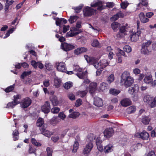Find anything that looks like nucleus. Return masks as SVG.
<instances>
[{
    "instance_id": "nucleus-1",
    "label": "nucleus",
    "mask_w": 156,
    "mask_h": 156,
    "mask_svg": "<svg viewBox=\"0 0 156 156\" xmlns=\"http://www.w3.org/2000/svg\"><path fill=\"white\" fill-rule=\"evenodd\" d=\"M134 82L133 78L130 76L129 72L126 71L122 73L121 76L120 83L126 87H130Z\"/></svg>"
},
{
    "instance_id": "nucleus-2",
    "label": "nucleus",
    "mask_w": 156,
    "mask_h": 156,
    "mask_svg": "<svg viewBox=\"0 0 156 156\" xmlns=\"http://www.w3.org/2000/svg\"><path fill=\"white\" fill-rule=\"evenodd\" d=\"M81 32L80 30L77 29L75 27L70 28V30L68 32L66 35V37H72L75 36Z\"/></svg>"
},
{
    "instance_id": "nucleus-3",
    "label": "nucleus",
    "mask_w": 156,
    "mask_h": 156,
    "mask_svg": "<svg viewBox=\"0 0 156 156\" xmlns=\"http://www.w3.org/2000/svg\"><path fill=\"white\" fill-rule=\"evenodd\" d=\"M96 10L90 7H87L83 10V15L85 16H90L96 13Z\"/></svg>"
},
{
    "instance_id": "nucleus-4",
    "label": "nucleus",
    "mask_w": 156,
    "mask_h": 156,
    "mask_svg": "<svg viewBox=\"0 0 156 156\" xmlns=\"http://www.w3.org/2000/svg\"><path fill=\"white\" fill-rule=\"evenodd\" d=\"M93 147V144L91 142H89L86 145L84 148L83 153L84 154H88Z\"/></svg>"
},
{
    "instance_id": "nucleus-5",
    "label": "nucleus",
    "mask_w": 156,
    "mask_h": 156,
    "mask_svg": "<svg viewBox=\"0 0 156 156\" xmlns=\"http://www.w3.org/2000/svg\"><path fill=\"white\" fill-rule=\"evenodd\" d=\"M61 47L64 51H67L74 49V46L71 44H69L66 42H64L62 43Z\"/></svg>"
},
{
    "instance_id": "nucleus-6",
    "label": "nucleus",
    "mask_w": 156,
    "mask_h": 156,
    "mask_svg": "<svg viewBox=\"0 0 156 156\" xmlns=\"http://www.w3.org/2000/svg\"><path fill=\"white\" fill-rule=\"evenodd\" d=\"M91 6L92 7H98L97 9L100 11L104 9L103 5L102 2L99 0L94 1L93 3L91 4Z\"/></svg>"
},
{
    "instance_id": "nucleus-7",
    "label": "nucleus",
    "mask_w": 156,
    "mask_h": 156,
    "mask_svg": "<svg viewBox=\"0 0 156 156\" xmlns=\"http://www.w3.org/2000/svg\"><path fill=\"white\" fill-rule=\"evenodd\" d=\"M141 31L140 30H137L136 32H133L131 35V40L132 41H136L139 38Z\"/></svg>"
},
{
    "instance_id": "nucleus-8",
    "label": "nucleus",
    "mask_w": 156,
    "mask_h": 156,
    "mask_svg": "<svg viewBox=\"0 0 156 156\" xmlns=\"http://www.w3.org/2000/svg\"><path fill=\"white\" fill-rule=\"evenodd\" d=\"M114 131L112 128H107L104 132V136L105 137L107 138L111 137L113 135Z\"/></svg>"
},
{
    "instance_id": "nucleus-9",
    "label": "nucleus",
    "mask_w": 156,
    "mask_h": 156,
    "mask_svg": "<svg viewBox=\"0 0 156 156\" xmlns=\"http://www.w3.org/2000/svg\"><path fill=\"white\" fill-rule=\"evenodd\" d=\"M135 136L143 140H147L149 136V134L145 131H143L140 133H136Z\"/></svg>"
},
{
    "instance_id": "nucleus-10",
    "label": "nucleus",
    "mask_w": 156,
    "mask_h": 156,
    "mask_svg": "<svg viewBox=\"0 0 156 156\" xmlns=\"http://www.w3.org/2000/svg\"><path fill=\"white\" fill-rule=\"evenodd\" d=\"M56 66L58 70L61 72H65L66 71V65L64 63L60 62L56 63Z\"/></svg>"
},
{
    "instance_id": "nucleus-11",
    "label": "nucleus",
    "mask_w": 156,
    "mask_h": 156,
    "mask_svg": "<svg viewBox=\"0 0 156 156\" xmlns=\"http://www.w3.org/2000/svg\"><path fill=\"white\" fill-rule=\"evenodd\" d=\"M31 99L28 98H25L21 105V107L23 108H26L28 107L31 104Z\"/></svg>"
},
{
    "instance_id": "nucleus-12",
    "label": "nucleus",
    "mask_w": 156,
    "mask_h": 156,
    "mask_svg": "<svg viewBox=\"0 0 156 156\" xmlns=\"http://www.w3.org/2000/svg\"><path fill=\"white\" fill-rule=\"evenodd\" d=\"M50 105L48 101H46L44 105L41 107L42 111L45 113L49 112L50 109Z\"/></svg>"
},
{
    "instance_id": "nucleus-13",
    "label": "nucleus",
    "mask_w": 156,
    "mask_h": 156,
    "mask_svg": "<svg viewBox=\"0 0 156 156\" xmlns=\"http://www.w3.org/2000/svg\"><path fill=\"white\" fill-rule=\"evenodd\" d=\"M94 105L98 107H101L103 105V102L101 98L95 97L94 99Z\"/></svg>"
},
{
    "instance_id": "nucleus-14",
    "label": "nucleus",
    "mask_w": 156,
    "mask_h": 156,
    "mask_svg": "<svg viewBox=\"0 0 156 156\" xmlns=\"http://www.w3.org/2000/svg\"><path fill=\"white\" fill-rule=\"evenodd\" d=\"M121 105L123 107H127L132 104L131 100L128 98H125L122 100L120 102Z\"/></svg>"
},
{
    "instance_id": "nucleus-15",
    "label": "nucleus",
    "mask_w": 156,
    "mask_h": 156,
    "mask_svg": "<svg viewBox=\"0 0 156 156\" xmlns=\"http://www.w3.org/2000/svg\"><path fill=\"white\" fill-rule=\"evenodd\" d=\"M139 90V86L137 84H135L134 86L129 89L128 92L131 94L136 93Z\"/></svg>"
},
{
    "instance_id": "nucleus-16",
    "label": "nucleus",
    "mask_w": 156,
    "mask_h": 156,
    "mask_svg": "<svg viewBox=\"0 0 156 156\" xmlns=\"http://www.w3.org/2000/svg\"><path fill=\"white\" fill-rule=\"evenodd\" d=\"M61 119L57 117H53L50 121L51 124L53 126H55L59 122Z\"/></svg>"
},
{
    "instance_id": "nucleus-17",
    "label": "nucleus",
    "mask_w": 156,
    "mask_h": 156,
    "mask_svg": "<svg viewBox=\"0 0 156 156\" xmlns=\"http://www.w3.org/2000/svg\"><path fill=\"white\" fill-rule=\"evenodd\" d=\"M96 144L98 149L100 151L102 152L103 151L102 145L101 144L102 141L99 138H97L96 139Z\"/></svg>"
},
{
    "instance_id": "nucleus-18",
    "label": "nucleus",
    "mask_w": 156,
    "mask_h": 156,
    "mask_svg": "<svg viewBox=\"0 0 156 156\" xmlns=\"http://www.w3.org/2000/svg\"><path fill=\"white\" fill-rule=\"evenodd\" d=\"M113 147L111 144H108L105 147L103 151L105 153H108L113 151Z\"/></svg>"
},
{
    "instance_id": "nucleus-19",
    "label": "nucleus",
    "mask_w": 156,
    "mask_h": 156,
    "mask_svg": "<svg viewBox=\"0 0 156 156\" xmlns=\"http://www.w3.org/2000/svg\"><path fill=\"white\" fill-rule=\"evenodd\" d=\"M41 131L42 134L48 137H50L52 134L51 132L44 128H41Z\"/></svg>"
},
{
    "instance_id": "nucleus-20",
    "label": "nucleus",
    "mask_w": 156,
    "mask_h": 156,
    "mask_svg": "<svg viewBox=\"0 0 156 156\" xmlns=\"http://www.w3.org/2000/svg\"><path fill=\"white\" fill-rule=\"evenodd\" d=\"M97 86V84L95 83H90L89 87L90 92L91 93H93L96 90Z\"/></svg>"
},
{
    "instance_id": "nucleus-21",
    "label": "nucleus",
    "mask_w": 156,
    "mask_h": 156,
    "mask_svg": "<svg viewBox=\"0 0 156 156\" xmlns=\"http://www.w3.org/2000/svg\"><path fill=\"white\" fill-rule=\"evenodd\" d=\"M139 17L140 20L142 23H145L148 22L149 20L148 18L145 17L144 14L143 12H141L139 14Z\"/></svg>"
},
{
    "instance_id": "nucleus-22",
    "label": "nucleus",
    "mask_w": 156,
    "mask_h": 156,
    "mask_svg": "<svg viewBox=\"0 0 156 156\" xmlns=\"http://www.w3.org/2000/svg\"><path fill=\"white\" fill-rule=\"evenodd\" d=\"M76 75L80 79H83L87 77V73L86 72H83L76 73Z\"/></svg>"
},
{
    "instance_id": "nucleus-23",
    "label": "nucleus",
    "mask_w": 156,
    "mask_h": 156,
    "mask_svg": "<svg viewBox=\"0 0 156 156\" xmlns=\"http://www.w3.org/2000/svg\"><path fill=\"white\" fill-rule=\"evenodd\" d=\"M153 98L150 95H146L144 96L143 100L145 102L149 104Z\"/></svg>"
},
{
    "instance_id": "nucleus-24",
    "label": "nucleus",
    "mask_w": 156,
    "mask_h": 156,
    "mask_svg": "<svg viewBox=\"0 0 156 156\" xmlns=\"http://www.w3.org/2000/svg\"><path fill=\"white\" fill-rule=\"evenodd\" d=\"M144 82L147 84L151 83L152 82V79L151 76H146L144 80Z\"/></svg>"
},
{
    "instance_id": "nucleus-25",
    "label": "nucleus",
    "mask_w": 156,
    "mask_h": 156,
    "mask_svg": "<svg viewBox=\"0 0 156 156\" xmlns=\"http://www.w3.org/2000/svg\"><path fill=\"white\" fill-rule=\"evenodd\" d=\"M151 119L149 117L147 116H145L143 117L141 119V122L144 124L147 125L149 124Z\"/></svg>"
},
{
    "instance_id": "nucleus-26",
    "label": "nucleus",
    "mask_w": 156,
    "mask_h": 156,
    "mask_svg": "<svg viewBox=\"0 0 156 156\" xmlns=\"http://www.w3.org/2000/svg\"><path fill=\"white\" fill-rule=\"evenodd\" d=\"M100 63L101 65V67L102 69L105 67L107 66L109 64V62L107 61L106 59H104L101 60L100 61Z\"/></svg>"
},
{
    "instance_id": "nucleus-27",
    "label": "nucleus",
    "mask_w": 156,
    "mask_h": 156,
    "mask_svg": "<svg viewBox=\"0 0 156 156\" xmlns=\"http://www.w3.org/2000/svg\"><path fill=\"white\" fill-rule=\"evenodd\" d=\"M91 45L93 47H100V44L98 41L97 39H94L91 41Z\"/></svg>"
},
{
    "instance_id": "nucleus-28",
    "label": "nucleus",
    "mask_w": 156,
    "mask_h": 156,
    "mask_svg": "<svg viewBox=\"0 0 156 156\" xmlns=\"http://www.w3.org/2000/svg\"><path fill=\"white\" fill-rule=\"evenodd\" d=\"M93 66L97 69H102L101 67V63H99L98 62L96 61H95L94 59L93 62H92Z\"/></svg>"
},
{
    "instance_id": "nucleus-29",
    "label": "nucleus",
    "mask_w": 156,
    "mask_h": 156,
    "mask_svg": "<svg viewBox=\"0 0 156 156\" xmlns=\"http://www.w3.org/2000/svg\"><path fill=\"white\" fill-rule=\"evenodd\" d=\"M54 86L56 88L59 87L61 85V80L58 78H55L54 79Z\"/></svg>"
},
{
    "instance_id": "nucleus-30",
    "label": "nucleus",
    "mask_w": 156,
    "mask_h": 156,
    "mask_svg": "<svg viewBox=\"0 0 156 156\" xmlns=\"http://www.w3.org/2000/svg\"><path fill=\"white\" fill-rule=\"evenodd\" d=\"M80 114L78 112H73L71 113L70 114L68 117L70 118L75 119Z\"/></svg>"
},
{
    "instance_id": "nucleus-31",
    "label": "nucleus",
    "mask_w": 156,
    "mask_h": 156,
    "mask_svg": "<svg viewBox=\"0 0 156 156\" xmlns=\"http://www.w3.org/2000/svg\"><path fill=\"white\" fill-rule=\"evenodd\" d=\"M107 87L108 84L106 83L103 82L100 84V88L101 90L103 91L107 89Z\"/></svg>"
},
{
    "instance_id": "nucleus-32",
    "label": "nucleus",
    "mask_w": 156,
    "mask_h": 156,
    "mask_svg": "<svg viewBox=\"0 0 156 156\" xmlns=\"http://www.w3.org/2000/svg\"><path fill=\"white\" fill-rule=\"evenodd\" d=\"M73 86V83L70 82H67L63 85L64 88L67 90L69 89Z\"/></svg>"
},
{
    "instance_id": "nucleus-33",
    "label": "nucleus",
    "mask_w": 156,
    "mask_h": 156,
    "mask_svg": "<svg viewBox=\"0 0 156 156\" xmlns=\"http://www.w3.org/2000/svg\"><path fill=\"white\" fill-rule=\"evenodd\" d=\"M51 101L54 106H56L58 105V101L57 100V98L56 97L53 96L51 98Z\"/></svg>"
},
{
    "instance_id": "nucleus-34",
    "label": "nucleus",
    "mask_w": 156,
    "mask_h": 156,
    "mask_svg": "<svg viewBox=\"0 0 156 156\" xmlns=\"http://www.w3.org/2000/svg\"><path fill=\"white\" fill-rule=\"evenodd\" d=\"M128 113L131 114L133 113L136 110V108L135 106H132L129 107L127 108Z\"/></svg>"
},
{
    "instance_id": "nucleus-35",
    "label": "nucleus",
    "mask_w": 156,
    "mask_h": 156,
    "mask_svg": "<svg viewBox=\"0 0 156 156\" xmlns=\"http://www.w3.org/2000/svg\"><path fill=\"white\" fill-rule=\"evenodd\" d=\"M149 105L151 108H154L156 106V97L153 98L152 100H151Z\"/></svg>"
},
{
    "instance_id": "nucleus-36",
    "label": "nucleus",
    "mask_w": 156,
    "mask_h": 156,
    "mask_svg": "<svg viewBox=\"0 0 156 156\" xmlns=\"http://www.w3.org/2000/svg\"><path fill=\"white\" fill-rule=\"evenodd\" d=\"M87 93V90H86L84 91H80L78 92V95L80 97L83 98L84 97Z\"/></svg>"
},
{
    "instance_id": "nucleus-37",
    "label": "nucleus",
    "mask_w": 156,
    "mask_h": 156,
    "mask_svg": "<svg viewBox=\"0 0 156 156\" xmlns=\"http://www.w3.org/2000/svg\"><path fill=\"white\" fill-rule=\"evenodd\" d=\"M17 102H16L15 101L10 102L7 105V108H13L17 104Z\"/></svg>"
},
{
    "instance_id": "nucleus-38",
    "label": "nucleus",
    "mask_w": 156,
    "mask_h": 156,
    "mask_svg": "<svg viewBox=\"0 0 156 156\" xmlns=\"http://www.w3.org/2000/svg\"><path fill=\"white\" fill-rule=\"evenodd\" d=\"M95 138V136L93 134H91L87 136V142L89 141L92 142V141L94 140Z\"/></svg>"
},
{
    "instance_id": "nucleus-39",
    "label": "nucleus",
    "mask_w": 156,
    "mask_h": 156,
    "mask_svg": "<svg viewBox=\"0 0 156 156\" xmlns=\"http://www.w3.org/2000/svg\"><path fill=\"white\" fill-rule=\"evenodd\" d=\"M79 147V143L77 141H75L73 144V149L72 150V152L73 153H75L76 152L77 150Z\"/></svg>"
},
{
    "instance_id": "nucleus-40",
    "label": "nucleus",
    "mask_w": 156,
    "mask_h": 156,
    "mask_svg": "<svg viewBox=\"0 0 156 156\" xmlns=\"http://www.w3.org/2000/svg\"><path fill=\"white\" fill-rule=\"evenodd\" d=\"M120 24L117 22H114L112 23L111 24V26L113 30H115L117 29L119 26Z\"/></svg>"
},
{
    "instance_id": "nucleus-41",
    "label": "nucleus",
    "mask_w": 156,
    "mask_h": 156,
    "mask_svg": "<svg viewBox=\"0 0 156 156\" xmlns=\"http://www.w3.org/2000/svg\"><path fill=\"white\" fill-rule=\"evenodd\" d=\"M109 91L111 94L115 95H117L120 92L119 90L115 89H110Z\"/></svg>"
},
{
    "instance_id": "nucleus-42",
    "label": "nucleus",
    "mask_w": 156,
    "mask_h": 156,
    "mask_svg": "<svg viewBox=\"0 0 156 156\" xmlns=\"http://www.w3.org/2000/svg\"><path fill=\"white\" fill-rule=\"evenodd\" d=\"M114 80V76L113 74H111L107 78V82L109 84L112 82Z\"/></svg>"
},
{
    "instance_id": "nucleus-43",
    "label": "nucleus",
    "mask_w": 156,
    "mask_h": 156,
    "mask_svg": "<svg viewBox=\"0 0 156 156\" xmlns=\"http://www.w3.org/2000/svg\"><path fill=\"white\" fill-rule=\"evenodd\" d=\"M32 72L31 71H24V72L21 76V78L23 79L26 76L30 75L31 73Z\"/></svg>"
},
{
    "instance_id": "nucleus-44",
    "label": "nucleus",
    "mask_w": 156,
    "mask_h": 156,
    "mask_svg": "<svg viewBox=\"0 0 156 156\" xmlns=\"http://www.w3.org/2000/svg\"><path fill=\"white\" fill-rule=\"evenodd\" d=\"M141 50V53L143 54L144 55H147L149 54V51L147 48L142 46V48Z\"/></svg>"
},
{
    "instance_id": "nucleus-45",
    "label": "nucleus",
    "mask_w": 156,
    "mask_h": 156,
    "mask_svg": "<svg viewBox=\"0 0 156 156\" xmlns=\"http://www.w3.org/2000/svg\"><path fill=\"white\" fill-rule=\"evenodd\" d=\"M78 18V17L77 16H71L69 19V21L70 23H72L75 22Z\"/></svg>"
},
{
    "instance_id": "nucleus-46",
    "label": "nucleus",
    "mask_w": 156,
    "mask_h": 156,
    "mask_svg": "<svg viewBox=\"0 0 156 156\" xmlns=\"http://www.w3.org/2000/svg\"><path fill=\"white\" fill-rule=\"evenodd\" d=\"M44 123V121L43 119L39 118L37 120V126H41Z\"/></svg>"
},
{
    "instance_id": "nucleus-47",
    "label": "nucleus",
    "mask_w": 156,
    "mask_h": 156,
    "mask_svg": "<svg viewBox=\"0 0 156 156\" xmlns=\"http://www.w3.org/2000/svg\"><path fill=\"white\" fill-rule=\"evenodd\" d=\"M60 111V109L58 107H55L52 108L51 110L52 113L55 114L58 113Z\"/></svg>"
},
{
    "instance_id": "nucleus-48",
    "label": "nucleus",
    "mask_w": 156,
    "mask_h": 156,
    "mask_svg": "<svg viewBox=\"0 0 156 156\" xmlns=\"http://www.w3.org/2000/svg\"><path fill=\"white\" fill-rule=\"evenodd\" d=\"M124 51L127 52H130L131 51V48L129 45H126L123 48Z\"/></svg>"
},
{
    "instance_id": "nucleus-49",
    "label": "nucleus",
    "mask_w": 156,
    "mask_h": 156,
    "mask_svg": "<svg viewBox=\"0 0 156 156\" xmlns=\"http://www.w3.org/2000/svg\"><path fill=\"white\" fill-rule=\"evenodd\" d=\"M74 71L76 72L77 73L81 72L82 71V69L80 68L78 66L76 65L74 66Z\"/></svg>"
},
{
    "instance_id": "nucleus-50",
    "label": "nucleus",
    "mask_w": 156,
    "mask_h": 156,
    "mask_svg": "<svg viewBox=\"0 0 156 156\" xmlns=\"http://www.w3.org/2000/svg\"><path fill=\"white\" fill-rule=\"evenodd\" d=\"M83 7L82 5H80L76 7L73 8L75 11V12L76 13H79L81 11V9Z\"/></svg>"
},
{
    "instance_id": "nucleus-51",
    "label": "nucleus",
    "mask_w": 156,
    "mask_h": 156,
    "mask_svg": "<svg viewBox=\"0 0 156 156\" xmlns=\"http://www.w3.org/2000/svg\"><path fill=\"white\" fill-rule=\"evenodd\" d=\"M46 151L47 152V156H52V148L49 147H48L46 149Z\"/></svg>"
},
{
    "instance_id": "nucleus-52",
    "label": "nucleus",
    "mask_w": 156,
    "mask_h": 156,
    "mask_svg": "<svg viewBox=\"0 0 156 156\" xmlns=\"http://www.w3.org/2000/svg\"><path fill=\"white\" fill-rule=\"evenodd\" d=\"M31 140L32 143L34 145L37 146H40L41 145V144L40 143L37 142L34 138H32Z\"/></svg>"
},
{
    "instance_id": "nucleus-53",
    "label": "nucleus",
    "mask_w": 156,
    "mask_h": 156,
    "mask_svg": "<svg viewBox=\"0 0 156 156\" xmlns=\"http://www.w3.org/2000/svg\"><path fill=\"white\" fill-rule=\"evenodd\" d=\"M151 41H148L146 42L143 43L142 45V46L147 48V47L151 44Z\"/></svg>"
},
{
    "instance_id": "nucleus-54",
    "label": "nucleus",
    "mask_w": 156,
    "mask_h": 156,
    "mask_svg": "<svg viewBox=\"0 0 156 156\" xmlns=\"http://www.w3.org/2000/svg\"><path fill=\"white\" fill-rule=\"evenodd\" d=\"M14 101L16 102H17V104H19L20 102L17 101V100L21 98V96L19 94H17L16 95H14Z\"/></svg>"
},
{
    "instance_id": "nucleus-55",
    "label": "nucleus",
    "mask_w": 156,
    "mask_h": 156,
    "mask_svg": "<svg viewBox=\"0 0 156 156\" xmlns=\"http://www.w3.org/2000/svg\"><path fill=\"white\" fill-rule=\"evenodd\" d=\"M68 96L70 100H73L75 99V97L74 95L72 93H69L68 94Z\"/></svg>"
},
{
    "instance_id": "nucleus-56",
    "label": "nucleus",
    "mask_w": 156,
    "mask_h": 156,
    "mask_svg": "<svg viewBox=\"0 0 156 156\" xmlns=\"http://www.w3.org/2000/svg\"><path fill=\"white\" fill-rule=\"evenodd\" d=\"M129 3L127 2H122L121 4V6L123 9H126Z\"/></svg>"
},
{
    "instance_id": "nucleus-57",
    "label": "nucleus",
    "mask_w": 156,
    "mask_h": 156,
    "mask_svg": "<svg viewBox=\"0 0 156 156\" xmlns=\"http://www.w3.org/2000/svg\"><path fill=\"white\" fill-rule=\"evenodd\" d=\"M66 116L63 112H60L58 115V117L60 118L62 120H64L66 118Z\"/></svg>"
},
{
    "instance_id": "nucleus-58",
    "label": "nucleus",
    "mask_w": 156,
    "mask_h": 156,
    "mask_svg": "<svg viewBox=\"0 0 156 156\" xmlns=\"http://www.w3.org/2000/svg\"><path fill=\"white\" fill-rule=\"evenodd\" d=\"M36 151V149L34 147L30 146H29V149L28 150L29 153L30 154L34 153Z\"/></svg>"
},
{
    "instance_id": "nucleus-59",
    "label": "nucleus",
    "mask_w": 156,
    "mask_h": 156,
    "mask_svg": "<svg viewBox=\"0 0 156 156\" xmlns=\"http://www.w3.org/2000/svg\"><path fill=\"white\" fill-rule=\"evenodd\" d=\"M85 58L88 62H93L94 59L92 58H90V57L87 56H85Z\"/></svg>"
},
{
    "instance_id": "nucleus-60",
    "label": "nucleus",
    "mask_w": 156,
    "mask_h": 156,
    "mask_svg": "<svg viewBox=\"0 0 156 156\" xmlns=\"http://www.w3.org/2000/svg\"><path fill=\"white\" fill-rule=\"evenodd\" d=\"M14 88V87L13 85L7 87L5 89V91L6 92H9L12 91Z\"/></svg>"
},
{
    "instance_id": "nucleus-61",
    "label": "nucleus",
    "mask_w": 156,
    "mask_h": 156,
    "mask_svg": "<svg viewBox=\"0 0 156 156\" xmlns=\"http://www.w3.org/2000/svg\"><path fill=\"white\" fill-rule=\"evenodd\" d=\"M82 100L80 99H79L76 100L75 103V105L76 107H79L82 104Z\"/></svg>"
},
{
    "instance_id": "nucleus-62",
    "label": "nucleus",
    "mask_w": 156,
    "mask_h": 156,
    "mask_svg": "<svg viewBox=\"0 0 156 156\" xmlns=\"http://www.w3.org/2000/svg\"><path fill=\"white\" fill-rule=\"evenodd\" d=\"M37 63L38 62H36L34 60H32L31 61V65L34 68H36L37 67Z\"/></svg>"
},
{
    "instance_id": "nucleus-63",
    "label": "nucleus",
    "mask_w": 156,
    "mask_h": 156,
    "mask_svg": "<svg viewBox=\"0 0 156 156\" xmlns=\"http://www.w3.org/2000/svg\"><path fill=\"white\" fill-rule=\"evenodd\" d=\"M145 156H156L155 153L154 151H151L146 154Z\"/></svg>"
},
{
    "instance_id": "nucleus-64",
    "label": "nucleus",
    "mask_w": 156,
    "mask_h": 156,
    "mask_svg": "<svg viewBox=\"0 0 156 156\" xmlns=\"http://www.w3.org/2000/svg\"><path fill=\"white\" fill-rule=\"evenodd\" d=\"M62 21V19L61 18H57L56 19V24L57 26H60L61 23Z\"/></svg>"
}]
</instances>
